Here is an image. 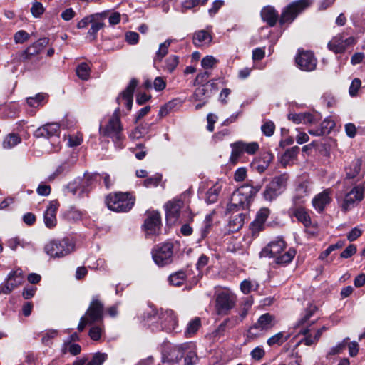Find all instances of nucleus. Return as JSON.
<instances>
[{"mask_svg":"<svg viewBox=\"0 0 365 365\" xmlns=\"http://www.w3.org/2000/svg\"><path fill=\"white\" fill-rule=\"evenodd\" d=\"M318 312L319 309L316 305L309 304L297 322V326L302 327L299 332L305 336L302 342L307 346L316 344L322 333L327 329L325 326L317 329L313 328V324L319 319Z\"/></svg>","mask_w":365,"mask_h":365,"instance_id":"f257e3e1","label":"nucleus"},{"mask_svg":"<svg viewBox=\"0 0 365 365\" xmlns=\"http://www.w3.org/2000/svg\"><path fill=\"white\" fill-rule=\"evenodd\" d=\"M143 318L145 325L150 327L153 331L160 330L168 333L177 331L178 321L171 309L158 311L149 308L144 312Z\"/></svg>","mask_w":365,"mask_h":365,"instance_id":"f03ea898","label":"nucleus"},{"mask_svg":"<svg viewBox=\"0 0 365 365\" xmlns=\"http://www.w3.org/2000/svg\"><path fill=\"white\" fill-rule=\"evenodd\" d=\"M184 357V365H194L198 360L196 346L192 342L168 345L163 355V363H178Z\"/></svg>","mask_w":365,"mask_h":365,"instance_id":"7ed1b4c3","label":"nucleus"},{"mask_svg":"<svg viewBox=\"0 0 365 365\" xmlns=\"http://www.w3.org/2000/svg\"><path fill=\"white\" fill-rule=\"evenodd\" d=\"M120 114V108L118 107L112 115L103 118L99 127L100 135L110 138L118 148H123L122 142L125 138Z\"/></svg>","mask_w":365,"mask_h":365,"instance_id":"20e7f679","label":"nucleus"},{"mask_svg":"<svg viewBox=\"0 0 365 365\" xmlns=\"http://www.w3.org/2000/svg\"><path fill=\"white\" fill-rule=\"evenodd\" d=\"M346 185L344 184V186ZM352 187L349 190L348 188L344 187L342 194L336 195V200L341 211L344 213L354 209L364 199L365 193L364 182L352 185Z\"/></svg>","mask_w":365,"mask_h":365,"instance_id":"39448f33","label":"nucleus"},{"mask_svg":"<svg viewBox=\"0 0 365 365\" xmlns=\"http://www.w3.org/2000/svg\"><path fill=\"white\" fill-rule=\"evenodd\" d=\"M165 217L167 223L170 225L177 222L182 223L192 221L193 215L190 208L185 205L181 200L174 199L168 201L165 205Z\"/></svg>","mask_w":365,"mask_h":365,"instance_id":"423d86ee","label":"nucleus"},{"mask_svg":"<svg viewBox=\"0 0 365 365\" xmlns=\"http://www.w3.org/2000/svg\"><path fill=\"white\" fill-rule=\"evenodd\" d=\"M43 250L50 257L61 258L74 251L75 243L68 237L53 240L45 245Z\"/></svg>","mask_w":365,"mask_h":365,"instance_id":"0eeeda50","label":"nucleus"},{"mask_svg":"<svg viewBox=\"0 0 365 365\" xmlns=\"http://www.w3.org/2000/svg\"><path fill=\"white\" fill-rule=\"evenodd\" d=\"M109 210L120 212H128L134 205L135 200L129 193L110 194L106 200Z\"/></svg>","mask_w":365,"mask_h":365,"instance_id":"6e6552de","label":"nucleus"},{"mask_svg":"<svg viewBox=\"0 0 365 365\" xmlns=\"http://www.w3.org/2000/svg\"><path fill=\"white\" fill-rule=\"evenodd\" d=\"M247 190H249L248 187H244L242 185L232 192L227 205L228 212L246 210L249 208L252 200L247 193Z\"/></svg>","mask_w":365,"mask_h":365,"instance_id":"1a4fd4ad","label":"nucleus"},{"mask_svg":"<svg viewBox=\"0 0 365 365\" xmlns=\"http://www.w3.org/2000/svg\"><path fill=\"white\" fill-rule=\"evenodd\" d=\"M289 175L286 173L273 178L264 191V199L268 201L276 199L286 190Z\"/></svg>","mask_w":365,"mask_h":365,"instance_id":"9d476101","label":"nucleus"},{"mask_svg":"<svg viewBox=\"0 0 365 365\" xmlns=\"http://www.w3.org/2000/svg\"><path fill=\"white\" fill-rule=\"evenodd\" d=\"M276 324L275 317L269 313H265L261 315L257 321L250 327L247 331V336L250 339L257 338L270 330Z\"/></svg>","mask_w":365,"mask_h":365,"instance_id":"9b49d317","label":"nucleus"},{"mask_svg":"<svg viewBox=\"0 0 365 365\" xmlns=\"http://www.w3.org/2000/svg\"><path fill=\"white\" fill-rule=\"evenodd\" d=\"M312 4V0H298L287 6L282 13L279 22L281 24L291 23L296 16Z\"/></svg>","mask_w":365,"mask_h":365,"instance_id":"f8f14e48","label":"nucleus"},{"mask_svg":"<svg viewBox=\"0 0 365 365\" xmlns=\"http://www.w3.org/2000/svg\"><path fill=\"white\" fill-rule=\"evenodd\" d=\"M173 245L165 242L157 245L152 251V257L155 263L159 267H163L171 263L173 255Z\"/></svg>","mask_w":365,"mask_h":365,"instance_id":"ddd939ff","label":"nucleus"},{"mask_svg":"<svg viewBox=\"0 0 365 365\" xmlns=\"http://www.w3.org/2000/svg\"><path fill=\"white\" fill-rule=\"evenodd\" d=\"M24 280V276L21 269H16L11 272L6 281L0 284V294H10L14 289L21 285Z\"/></svg>","mask_w":365,"mask_h":365,"instance_id":"4468645a","label":"nucleus"},{"mask_svg":"<svg viewBox=\"0 0 365 365\" xmlns=\"http://www.w3.org/2000/svg\"><path fill=\"white\" fill-rule=\"evenodd\" d=\"M91 324L103 323V304L97 296L93 297L90 305L83 315Z\"/></svg>","mask_w":365,"mask_h":365,"instance_id":"2eb2a0df","label":"nucleus"},{"mask_svg":"<svg viewBox=\"0 0 365 365\" xmlns=\"http://www.w3.org/2000/svg\"><path fill=\"white\" fill-rule=\"evenodd\" d=\"M143 227L147 236L152 237L159 235L161 227L160 213L155 210L148 212Z\"/></svg>","mask_w":365,"mask_h":365,"instance_id":"dca6fc26","label":"nucleus"},{"mask_svg":"<svg viewBox=\"0 0 365 365\" xmlns=\"http://www.w3.org/2000/svg\"><path fill=\"white\" fill-rule=\"evenodd\" d=\"M235 304V297L229 291H222L216 297V309L218 314H227Z\"/></svg>","mask_w":365,"mask_h":365,"instance_id":"f3484780","label":"nucleus"},{"mask_svg":"<svg viewBox=\"0 0 365 365\" xmlns=\"http://www.w3.org/2000/svg\"><path fill=\"white\" fill-rule=\"evenodd\" d=\"M138 85L135 79H132L126 88L117 98V102L120 106H125L127 112L132 108L133 92Z\"/></svg>","mask_w":365,"mask_h":365,"instance_id":"a211bd4d","label":"nucleus"},{"mask_svg":"<svg viewBox=\"0 0 365 365\" xmlns=\"http://www.w3.org/2000/svg\"><path fill=\"white\" fill-rule=\"evenodd\" d=\"M296 63L302 71H312L316 68L317 59L311 51H302L296 57Z\"/></svg>","mask_w":365,"mask_h":365,"instance_id":"6ab92c4d","label":"nucleus"},{"mask_svg":"<svg viewBox=\"0 0 365 365\" xmlns=\"http://www.w3.org/2000/svg\"><path fill=\"white\" fill-rule=\"evenodd\" d=\"M364 170L362 169V160L361 159H356L351 162V163L346 168V179L344 181L345 185L348 183L353 184L351 182H349L350 180L356 178V181H359L363 178Z\"/></svg>","mask_w":365,"mask_h":365,"instance_id":"aec40b11","label":"nucleus"},{"mask_svg":"<svg viewBox=\"0 0 365 365\" xmlns=\"http://www.w3.org/2000/svg\"><path fill=\"white\" fill-rule=\"evenodd\" d=\"M285 242L279 237L271 241L261 252L262 257H275L285 248Z\"/></svg>","mask_w":365,"mask_h":365,"instance_id":"412c9836","label":"nucleus"},{"mask_svg":"<svg viewBox=\"0 0 365 365\" xmlns=\"http://www.w3.org/2000/svg\"><path fill=\"white\" fill-rule=\"evenodd\" d=\"M60 133V125L58 123H47L43 125V126L38 128L34 132V136L36 138H59Z\"/></svg>","mask_w":365,"mask_h":365,"instance_id":"4be33fe9","label":"nucleus"},{"mask_svg":"<svg viewBox=\"0 0 365 365\" xmlns=\"http://www.w3.org/2000/svg\"><path fill=\"white\" fill-rule=\"evenodd\" d=\"M59 207L57 200H52L49 202L46 211L43 213V222L46 227L54 228L57 225L56 212Z\"/></svg>","mask_w":365,"mask_h":365,"instance_id":"5701e85b","label":"nucleus"},{"mask_svg":"<svg viewBox=\"0 0 365 365\" xmlns=\"http://www.w3.org/2000/svg\"><path fill=\"white\" fill-rule=\"evenodd\" d=\"M239 322L240 320L237 317L226 319L218 326V327L214 331L212 332V337L215 340L220 339L225 335V333L228 329L234 328Z\"/></svg>","mask_w":365,"mask_h":365,"instance_id":"b1692460","label":"nucleus"},{"mask_svg":"<svg viewBox=\"0 0 365 365\" xmlns=\"http://www.w3.org/2000/svg\"><path fill=\"white\" fill-rule=\"evenodd\" d=\"M273 155L269 152L263 153L259 157L255 158L251 163L252 169L262 173L269 167L273 160Z\"/></svg>","mask_w":365,"mask_h":365,"instance_id":"393cba45","label":"nucleus"},{"mask_svg":"<svg viewBox=\"0 0 365 365\" xmlns=\"http://www.w3.org/2000/svg\"><path fill=\"white\" fill-rule=\"evenodd\" d=\"M330 195L331 190L329 189H327L316 195L312 200V205L314 209L319 212H322L324 210L326 205L331 202Z\"/></svg>","mask_w":365,"mask_h":365,"instance_id":"a878e982","label":"nucleus"},{"mask_svg":"<svg viewBox=\"0 0 365 365\" xmlns=\"http://www.w3.org/2000/svg\"><path fill=\"white\" fill-rule=\"evenodd\" d=\"M289 215L294 216L298 221L302 222L304 227H309L311 225V218L307 210L302 207H291L289 210Z\"/></svg>","mask_w":365,"mask_h":365,"instance_id":"bb28decb","label":"nucleus"},{"mask_svg":"<svg viewBox=\"0 0 365 365\" xmlns=\"http://www.w3.org/2000/svg\"><path fill=\"white\" fill-rule=\"evenodd\" d=\"M212 39V38L210 32L202 29L194 33L192 42L195 46L200 47L210 45Z\"/></svg>","mask_w":365,"mask_h":365,"instance_id":"cd10ccee","label":"nucleus"},{"mask_svg":"<svg viewBox=\"0 0 365 365\" xmlns=\"http://www.w3.org/2000/svg\"><path fill=\"white\" fill-rule=\"evenodd\" d=\"M310 191L307 182L299 183L295 189V194L292 199L294 205L303 202V199L309 195Z\"/></svg>","mask_w":365,"mask_h":365,"instance_id":"c85d7f7f","label":"nucleus"},{"mask_svg":"<svg viewBox=\"0 0 365 365\" xmlns=\"http://www.w3.org/2000/svg\"><path fill=\"white\" fill-rule=\"evenodd\" d=\"M261 16L270 26L275 25L278 19V13L272 6H265L261 11Z\"/></svg>","mask_w":365,"mask_h":365,"instance_id":"c756f323","label":"nucleus"},{"mask_svg":"<svg viewBox=\"0 0 365 365\" xmlns=\"http://www.w3.org/2000/svg\"><path fill=\"white\" fill-rule=\"evenodd\" d=\"M247 214V212H240L235 215L232 216L229 222L230 230L232 232H236L242 228L245 223Z\"/></svg>","mask_w":365,"mask_h":365,"instance_id":"7c9ffc66","label":"nucleus"},{"mask_svg":"<svg viewBox=\"0 0 365 365\" xmlns=\"http://www.w3.org/2000/svg\"><path fill=\"white\" fill-rule=\"evenodd\" d=\"M344 36L341 34H338L334 36L328 43V48L336 53H342L344 51Z\"/></svg>","mask_w":365,"mask_h":365,"instance_id":"2f4dec72","label":"nucleus"},{"mask_svg":"<svg viewBox=\"0 0 365 365\" xmlns=\"http://www.w3.org/2000/svg\"><path fill=\"white\" fill-rule=\"evenodd\" d=\"M232 148L231 155L230 157V162L232 164H236L239 158L242 155L244 148L242 146V141H237L230 144Z\"/></svg>","mask_w":365,"mask_h":365,"instance_id":"473e14b6","label":"nucleus"},{"mask_svg":"<svg viewBox=\"0 0 365 365\" xmlns=\"http://www.w3.org/2000/svg\"><path fill=\"white\" fill-rule=\"evenodd\" d=\"M222 186L219 183L214 184L206 192L205 201L207 204L217 202Z\"/></svg>","mask_w":365,"mask_h":365,"instance_id":"72a5a7b5","label":"nucleus"},{"mask_svg":"<svg viewBox=\"0 0 365 365\" xmlns=\"http://www.w3.org/2000/svg\"><path fill=\"white\" fill-rule=\"evenodd\" d=\"M201 327V319L200 317H195L187 324L185 331V336L187 338L193 336Z\"/></svg>","mask_w":365,"mask_h":365,"instance_id":"f704fd0d","label":"nucleus"},{"mask_svg":"<svg viewBox=\"0 0 365 365\" xmlns=\"http://www.w3.org/2000/svg\"><path fill=\"white\" fill-rule=\"evenodd\" d=\"M101 180V174L98 173H86L84 175V178L82 180V191H87L88 188L92 186L93 184Z\"/></svg>","mask_w":365,"mask_h":365,"instance_id":"c9c22d12","label":"nucleus"},{"mask_svg":"<svg viewBox=\"0 0 365 365\" xmlns=\"http://www.w3.org/2000/svg\"><path fill=\"white\" fill-rule=\"evenodd\" d=\"M296 255V250L294 248H289L284 253L278 255L275 257V262L278 264L284 265L287 264L293 259Z\"/></svg>","mask_w":365,"mask_h":365,"instance_id":"e433bc0d","label":"nucleus"},{"mask_svg":"<svg viewBox=\"0 0 365 365\" xmlns=\"http://www.w3.org/2000/svg\"><path fill=\"white\" fill-rule=\"evenodd\" d=\"M21 141V139L18 134L10 133L5 137L2 145L5 149H11L20 143Z\"/></svg>","mask_w":365,"mask_h":365,"instance_id":"4c0bfd02","label":"nucleus"},{"mask_svg":"<svg viewBox=\"0 0 365 365\" xmlns=\"http://www.w3.org/2000/svg\"><path fill=\"white\" fill-rule=\"evenodd\" d=\"M47 97V94L39 93L34 97H28L26 98V103L30 107L38 108L43 105Z\"/></svg>","mask_w":365,"mask_h":365,"instance_id":"58836bf2","label":"nucleus"},{"mask_svg":"<svg viewBox=\"0 0 365 365\" xmlns=\"http://www.w3.org/2000/svg\"><path fill=\"white\" fill-rule=\"evenodd\" d=\"M299 151V148L298 146H294L285 151V153L282 155L281 158V162L284 165H287L292 160H293L297 155H298Z\"/></svg>","mask_w":365,"mask_h":365,"instance_id":"ea45409f","label":"nucleus"},{"mask_svg":"<svg viewBox=\"0 0 365 365\" xmlns=\"http://www.w3.org/2000/svg\"><path fill=\"white\" fill-rule=\"evenodd\" d=\"M179 63V57L176 55H171L167 58L163 66V69L170 73L173 72Z\"/></svg>","mask_w":365,"mask_h":365,"instance_id":"a19ab883","label":"nucleus"},{"mask_svg":"<svg viewBox=\"0 0 365 365\" xmlns=\"http://www.w3.org/2000/svg\"><path fill=\"white\" fill-rule=\"evenodd\" d=\"M289 336V334H285L283 331L279 332L267 339V344L270 346L274 345L280 346L286 341Z\"/></svg>","mask_w":365,"mask_h":365,"instance_id":"79ce46f5","label":"nucleus"},{"mask_svg":"<svg viewBox=\"0 0 365 365\" xmlns=\"http://www.w3.org/2000/svg\"><path fill=\"white\" fill-rule=\"evenodd\" d=\"M76 72L79 78L87 81L91 75V67L86 63H81L76 67Z\"/></svg>","mask_w":365,"mask_h":365,"instance_id":"37998d69","label":"nucleus"},{"mask_svg":"<svg viewBox=\"0 0 365 365\" xmlns=\"http://www.w3.org/2000/svg\"><path fill=\"white\" fill-rule=\"evenodd\" d=\"M186 274L183 271L177 272L170 275L168 280L171 285L180 287L185 281Z\"/></svg>","mask_w":365,"mask_h":365,"instance_id":"c03bdc74","label":"nucleus"},{"mask_svg":"<svg viewBox=\"0 0 365 365\" xmlns=\"http://www.w3.org/2000/svg\"><path fill=\"white\" fill-rule=\"evenodd\" d=\"M212 227V216L210 215H206L203 225L200 230V237L198 239V242L204 240L210 233Z\"/></svg>","mask_w":365,"mask_h":365,"instance_id":"a18cd8bd","label":"nucleus"},{"mask_svg":"<svg viewBox=\"0 0 365 365\" xmlns=\"http://www.w3.org/2000/svg\"><path fill=\"white\" fill-rule=\"evenodd\" d=\"M38 52L35 48H32V45L31 44L26 50H24L21 54V59L24 61H27L32 60L33 58H36L38 61L39 58L37 57L38 55Z\"/></svg>","mask_w":365,"mask_h":365,"instance_id":"49530a36","label":"nucleus"},{"mask_svg":"<svg viewBox=\"0 0 365 365\" xmlns=\"http://www.w3.org/2000/svg\"><path fill=\"white\" fill-rule=\"evenodd\" d=\"M98 324V325H94L91 327L88 332L90 338L93 341L100 340L103 334V323Z\"/></svg>","mask_w":365,"mask_h":365,"instance_id":"de8ad7c7","label":"nucleus"},{"mask_svg":"<svg viewBox=\"0 0 365 365\" xmlns=\"http://www.w3.org/2000/svg\"><path fill=\"white\" fill-rule=\"evenodd\" d=\"M173 41V39H167L163 43H160L159 48L156 53V59L160 61L168 52V48L171 43Z\"/></svg>","mask_w":365,"mask_h":365,"instance_id":"09e8293b","label":"nucleus"},{"mask_svg":"<svg viewBox=\"0 0 365 365\" xmlns=\"http://www.w3.org/2000/svg\"><path fill=\"white\" fill-rule=\"evenodd\" d=\"M218 63V60L212 56H206L201 61L202 67L207 71L215 68Z\"/></svg>","mask_w":365,"mask_h":365,"instance_id":"8fccbe9b","label":"nucleus"},{"mask_svg":"<svg viewBox=\"0 0 365 365\" xmlns=\"http://www.w3.org/2000/svg\"><path fill=\"white\" fill-rule=\"evenodd\" d=\"M6 245L11 250L14 251L16 250L18 247H21L22 248L26 247L28 243L20 239L19 237H15L8 240Z\"/></svg>","mask_w":365,"mask_h":365,"instance_id":"3c124183","label":"nucleus"},{"mask_svg":"<svg viewBox=\"0 0 365 365\" xmlns=\"http://www.w3.org/2000/svg\"><path fill=\"white\" fill-rule=\"evenodd\" d=\"M261 130L264 135L270 137L274 133L275 125L272 120H265L261 126Z\"/></svg>","mask_w":365,"mask_h":365,"instance_id":"603ef678","label":"nucleus"},{"mask_svg":"<svg viewBox=\"0 0 365 365\" xmlns=\"http://www.w3.org/2000/svg\"><path fill=\"white\" fill-rule=\"evenodd\" d=\"M162 180V175L156 173L154 175L146 178L143 182V185L146 187H156Z\"/></svg>","mask_w":365,"mask_h":365,"instance_id":"864d4df0","label":"nucleus"},{"mask_svg":"<svg viewBox=\"0 0 365 365\" xmlns=\"http://www.w3.org/2000/svg\"><path fill=\"white\" fill-rule=\"evenodd\" d=\"M79 189L82 190V184L80 180H75L73 182H70L65 188L66 194L76 195Z\"/></svg>","mask_w":365,"mask_h":365,"instance_id":"5fc2aeb1","label":"nucleus"},{"mask_svg":"<svg viewBox=\"0 0 365 365\" xmlns=\"http://www.w3.org/2000/svg\"><path fill=\"white\" fill-rule=\"evenodd\" d=\"M96 19L93 20V21L91 22V28L88 32V34L90 36H92V39L96 38V35L98 33V31L101 29L103 26V23L101 21H96Z\"/></svg>","mask_w":365,"mask_h":365,"instance_id":"6e6d98bb","label":"nucleus"},{"mask_svg":"<svg viewBox=\"0 0 365 365\" xmlns=\"http://www.w3.org/2000/svg\"><path fill=\"white\" fill-rule=\"evenodd\" d=\"M257 287V283L247 279H245L240 284V289L245 294H249L252 289H255Z\"/></svg>","mask_w":365,"mask_h":365,"instance_id":"4d7b16f0","label":"nucleus"},{"mask_svg":"<svg viewBox=\"0 0 365 365\" xmlns=\"http://www.w3.org/2000/svg\"><path fill=\"white\" fill-rule=\"evenodd\" d=\"M30 38V34L24 30H20L14 35L16 43H24Z\"/></svg>","mask_w":365,"mask_h":365,"instance_id":"13d9d810","label":"nucleus"},{"mask_svg":"<svg viewBox=\"0 0 365 365\" xmlns=\"http://www.w3.org/2000/svg\"><path fill=\"white\" fill-rule=\"evenodd\" d=\"M106 359V354L98 352L93 355L92 359L86 365H102Z\"/></svg>","mask_w":365,"mask_h":365,"instance_id":"bf43d9fd","label":"nucleus"},{"mask_svg":"<svg viewBox=\"0 0 365 365\" xmlns=\"http://www.w3.org/2000/svg\"><path fill=\"white\" fill-rule=\"evenodd\" d=\"M242 146L244 152L249 155H253L259 150V145L256 142L245 143L242 141Z\"/></svg>","mask_w":365,"mask_h":365,"instance_id":"052dcab7","label":"nucleus"},{"mask_svg":"<svg viewBox=\"0 0 365 365\" xmlns=\"http://www.w3.org/2000/svg\"><path fill=\"white\" fill-rule=\"evenodd\" d=\"M57 336V331L48 330L46 331L42 336L41 341L43 344L48 346L52 343V339Z\"/></svg>","mask_w":365,"mask_h":365,"instance_id":"680f3d73","label":"nucleus"},{"mask_svg":"<svg viewBox=\"0 0 365 365\" xmlns=\"http://www.w3.org/2000/svg\"><path fill=\"white\" fill-rule=\"evenodd\" d=\"M132 152L137 159L143 160L146 155L147 150L145 145L138 144L135 148H132Z\"/></svg>","mask_w":365,"mask_h":365,"instance_id":"e2e57ef3","label":"nucleus"},{"mask_svg":"<svg viewBox=\"0 0 365 365\" xmlns=\"http://www.w3.org/2000/svg\"><path fill=\"white\" fill-rule=\"evenodd\" d=\"M66 216L69 221H78L82 218V212L80 210L71 208L66 212Z\"/></svg>","mask_w":365,"mask_h":365,"instance_id":"0e129e2a","label":"nucleus"},{"mask_svg":"<svg viewBox=\"0 0 365 365\" xmlns=\"http://www.w3.org/2000/svg\"><path fill=\"white\" fill-rule=\"evenodd\" d=\"M349 338L344 339L341 342L336 344L335 346H333L329 351V355H336L341 353L344 349H345L347 344V341H349Z\"/></svg>","mask_w":365,"mask_h":365,"instance_id":"69168bd1","label":"nucleus"},{"mask_svg":"<svg viewBox=\"0 0 365 365\" xmlns=\"http://www.w3.org/2000/svg\"><path fill=\"white\" fill-rule=\"evenodd\" d=\"M148 128L143 125L136 127L130 134V137L134 139L142 138L148 132Z\"/></svg>","mask_w":365,"mask_h":365,"instance_id":"338daca9","label":"nucleus"},{"mask_svg":"<svg viewBox=\"0 0 365 365\" xmlns=\"http://www.w3.org/2000/svg\"><path fill=\"white\" fill-rule=\"evenodd\" d=\"M49 43V38L46 37L41 38L36 42L33 43L32 48H35L36 50L40 53L43 49Z\"/></svg>","mask_w":365,"mask_h":365,"instance_id":"774afa93","label":"nucleus"}]
</instances>
